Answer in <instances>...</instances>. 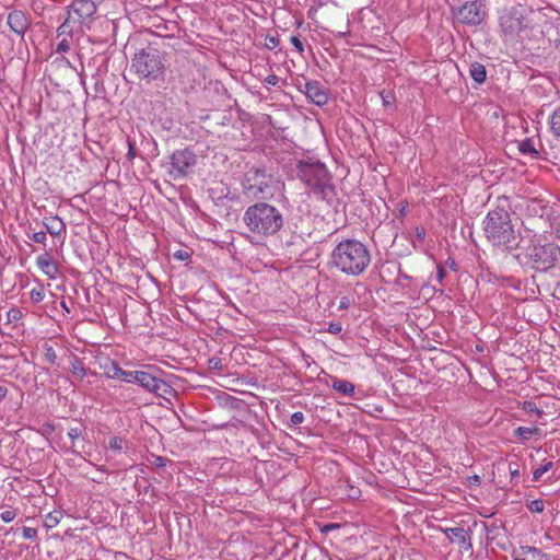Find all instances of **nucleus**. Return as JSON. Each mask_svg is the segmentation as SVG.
I'll return each instance as SVG.
<instances>
[{
    "label": "nucleus",
    "instance_id": "obj_47",
    "mask_svg": "<svg viewBox=\"0 0 560 560\" xmlns=\"http://www.w3.org/2000/svg\"><path fill=\"white\" fill-rule=\"evenodd\" d=\"M279 45V39L277 37H268V44L267 47L269 49H273Z\"/></svg>",
    "mask_w": 560,
    "mask_h": 560
},
{
    "label": "nucleus",
    "instance_id": "obj_49",
    "mask_svg": "<svg viewBox=\"0 0 560 560\" xmlns=\"http://www.w3.org/2000/svg\"><path fill=\"white\" fill-rule=\"evenodd\" d=\"M446 272H445V269L442 265H438V273H436V277H438V280L439 282H442V280L444 279Z\"/></svg>",
    "mask_w": 560,
    "mask_h": 560
},
{
    "label": "nucleus",
    "instance_id": "obj_26",
    "mask_svg": "<svg viewBox=\"0 0 560 560\" xmlns=\"http://www.w3.org/2000/svg\"><path fill=\"white\" fill-rule=\"evenodd\" d=\"M61 517H62V513L60 511H54V512L49 513L45 517V526L47 528L56 527L59 524Z\"/></svg>",
    "mask_w": 560,
    "mask_h": 560
},
{
    "label": "nucleus",
    "instance_id": "obj_18",
    "mask_svg": "<svg viewBox=\"0 0 560 560\" xmlns=\"http://www.w3.org/2000/svg\"><path fill=\"white\" fill-rule=\"evenodd\" d=\"M43 225L51 236H60L66 234V224L59 217L45 218Z\"/></svg>",
    "mask_w": 560,
    "mask_h": 560
},
{
    "label": "nucleus",
    "instance_id": "obj_52",
    "mask_svg": "<svg viewBox=\"0 0 560 560\" xmlns=\"http://www.w3.org/2000/svg\"><path fill=\"white\" fill-rule=\"evenodd\" d=\"M8 394V388L3 385H0V400H2Z\"/></svg>",
    "mask_w": 560,
    "mask_h": 560
},
{
    "label": "nucleus",
    "instance_id": "obj_21",
    "mask_svg": "<svg viewBox=\"0 0 560 560\" xmlns=\"http://www.w3.org/2000/svg\"><path fill=\"white\" fill-rule=\"evenodd\" d=\"M469 74L476 83L481 84L487 79L486 67L482 63L475 61L469 66Z\"/></svg>",
    "mask_w": 560,
    "mask_h": 560
},
{
    "label": "nucleus",
    "instance_id": "obj_53",
    "mask_svg": "<svg viewBox=\"0 0 560 560\" xmlns=\"http://www.w3.org/2000/svg\"><path fill=\"white\" fill-rule=\"evenodd\" d=\"M337 527H339V525H338V524H328V525H326V526L323 528V530H324V532H327V530H330V529H332V528H337Z\"/></svg>",
    "mask_w": 560,
    "mask_h": 560
},
{
    "label": "nucleus",
    "instance_id": "obj_44",
    "mask_svg": "<svg viewBox=\"0 0 560 560\" xmlns=\"http://www.w3.org/2000/svg\"><path fill=\"white\" fill-rule=\"evenodd\" d=\"M290 40H291V44L298 49L299 52H303V50H304L303 43L298 36H292Z\"/></svg>",
    "mask_w": 560,
    "mask_h": 560
},
{
    "label": "nucleus",
    "instance_id": "obj_12",
    "mask_svg": "<svg viewBox=\"0 0 560 560\" xmlns=\"http://www.w3.org/2000/svg\"><path fill=\"white\" fill-rule=\"evenodd\" d=\"M7 23L10 30L21 38H24L26 31L31 26L30 16L22 10H12L8 14Z\"/></svg>",
    "mask_w": 560,
    "mask_h": 560
},
{
    "label": "nucleus",
    "instance_id": "obj_6",
    "mask_svg": "<svg viewBox=\"0 0 560 560\" xmlns=\"http://www.w3.org/2000/svg\"><path fill=\"white\" fill-rule=\"evenodd\" d=\"M526 264L537 271H547L560 259V247L555 243H532L524 254Z\"/></svg>",
    "mask_w": 560,
    "mask_h": 560
},
{
    "label": "nucleus",
    "instance_id": "obj_22",
    "mask_svg": "<svg viewBox=\"0 0 560 560\" xmlns=\"http://www.w3.org/2000/svg\"><path fill=\"white\" fill-rule=\"evenodd\" d=\"M518 150L524 155H530L533 159L539 158V152L534 145V141L529 138L518 143Z\"/></svg>",
    "mask_w": 560,
    "mask_h": 560
},
{
    "label": "nucleus",
    "instance_id": "obj_29",
    "mask_svg": "<svg viewBox=\"0 0 560 560\" xmlns=\"http://www.w3.org/2000/svg\"><path fill=\"white\" fill-rule=\"evenodd\" d=\"M22 316H23V314L18 307H12L7 313V323L8 324L18 323L22 318Z\"/></svg>",
    "mask_w": 560,
    "mask_h": 560
},
{
    "label": "nucleus",
    "instance_id": "obj_28",
    "mask_svg": "<svg viewBox=\"0 0 560 560\" xmlns=\"http://www.w3.org/2000/svg\"><path fill=\"white\" fill-rule=\"evenodd\" d=\"M92 79L94 81V86H93L94 97L101 96L102 94L105 93L104 82L101 79V75L98 73L94 74L92 77Z\"/></svg>",
    "mask_w": 560,
    "mask_h": 560
},
{
    "label": "nucleus",
    "instance_id": "obj_38",
    "mask_svg": "<svg viewBox=\"0 0 560 560\" xmlns=\"http://www.w3.org/2000/svg\"><path fill=\"white\" fill-rule=\"evenodd\" d=\"M381 97H382L383 104L385 106L392 105L395 101V97L390 92H388V93H386L385 91L381 92Z\"/></svg>",
    "mask_w": 560,
    "mask_h": 560
},
{
    "label": "nucleus",
    "instance_id": "obj_32",
    "mask_svg": "<svg viewBox=\"0 0 560 560\" xmlns=\"http://www.w3.org/2000/svg\"><path fill=\"white\" fill-rule=\"evenodd\" d=\"M27 236L35 243H38V244H46V240H47V235H46V231H38V232H34L32 234L27 233Z\"/></svg>",
    "mask_w": 560,
    "mask_h": 560
},
{
    "label": "nucleus",
    "instance_id": "obj_4",
    "mask_svg": "<svg viewBox=\"0 0 560 560\" xmlns=\"http://www.w3.org/2000/svg\"><path fill=\"white\" fill-rule=\"evenodd\" d=\"M298 178L311 189V192L322 199H328L334 194L331 176L320 162L301 160L296 164Z\"/></svg>",
    "mask_w": 560,
    "mask_h": 560
},
{
    "label": "nucleus",
    "instance_id": "obj_37",
    "mask_svg": "<svg viewBox=\"0 0 560 560\" xmlns=\"http://www.w3.org/2000/svg\"><path fill=\"white\" fill-rule=\"evenodd\" d=\"M16 514L14 511H11V510H7V511H3L1 514H0V518L4 522V523H10L12 522L14 518H15Z\"/></svg>",
    "mask_w": 560,
    "mask_h": 560
},
{
    "label": "nucleus",
    "instance_id": "obj_23",
    "mask_svg": "<svg viewBox=\"0 0 560 560\" xmlns=\"http://www.w3.org/2000/svg\"><path fill=\"white\" fill-rule=\"evenodd\" d=\"M540 429L538 427L526 428L518 427L514 430V436L520 440H529L533 435H539Z\"/></svg>",
    "mask_w": 560,
    "mask_h": 560
},
{
    "label": "nucleus",
    "instance_id": "obj_51",
    "mask_svg": "<svg viewBox=\"0 0 560 560\" xmlns=\"http://www.w3.org/2000/svg\"><path fill=\"white\" fill-rule=\"evenodd\" d=\"M416 231H417V236H418L419 238L423 240V238H424V236H425V230H424L423 228H417V230H416Z\"/></svg>",
    "mask_w": 560,
    "mask_h": 560
},
{
    "label": "nucleus",
    "instance_id": "obj_27",
    "mask_svg": "<svg viewBox=\"0 0 560 560\" xmlns=\"http://www.w3.org/2000/svg\"><path fill=\"white\" fill-rule=\"evenodd\" d=\"M522 409L527 413H535L537 417H541L544 415V411L532 400H525L522 405Z\"/></svg>",
    "mask_w": 560,
    "mask_h": 560
},
{
    "label": "nucleus",
    "instance_id": "obj_30",
    "mask_svg": "<svg viewBox=\"0 0 560 560\" xmlns=\"http://www.w3.org/2000/svg\"><path fill=\"white\" fill-rule=\"evenodd\" d=\"M552 462H547L546 464H544L542 466L536 468L534 471H533V479L535 481L539 480L542 475L545 472H547L551 467H552Z\"/></svg>",
    "mask_w": 560,
    "mask_h": 560
},
{
    "label": "nucleus",
    "instance_id": "obj_46",
    "mask_svg": "<svg viewBox=\"0 0 560 560\" xmlns=\"http://www.w3.org/2000/svg\"><path fill=\"white\" fill-rule=\"evenodd\" d=\"M265 82L267 84H270V85H277L279 83V77L276 75V74H269L266 79H265Z\"/></svg>",
    "mask_w": 560,
    "mask_h": 560
},
{
    "label": "nucleus",
    "instance_id": "obj_20",
    "mask_svg": "<svg viewBox=\"0 0 560 560\" xmlns=\"http://www.w3.org/2000/svg\"><path fill=\"white\" fill-rule=\"evenodd\" d=\"M331 387L340 393L343 396H353L354 395V384L347 381V380H340L337 377H332V384Z\"/></svg>",
    "mask_w": 560,
    "mask_h": 560
},
{
    "label": "nucleus",
    "instance_id": "obj_5",
    "mask_svg": "<svg viewBox=\"0 0 560 560\" xmlns=\"http://www.w3.org/2000/svg\"><path fill=\"white\" fill-rule=\"evenodd\" d=\"M131 69L139 78L148 81L162 79L165 71L160 51L152 47L141 49L135 54L131 60Z\"/></svg>",
    "mask_w": 560,
    "mask_h": 560
},
{
    "label": "nucleus",
    "instance_id": "obj_2",
    "mask_svg": "<svg viewBox=\"0 0 560 560\" xmlns=\"http://www.w3.org/2000/svg\"><path fill=\"white\" fill-rule=\"evenodd\" d=\"M330 262L347 276H359L370 265L371 255L360 241L343 240L334 248Z\"/></svg>",
    "mask_w": 560,
    "mask_h": 560
},
{
    "label": "nucleus",
    "instance_id": "obj_17",
    "mask_svg": "<svg viewBox=\"0 0 560 560\" xmlns=\"http://www.w3.org/2000/svg\"><path fill=\"white\" fill-rule=\"evenodd\" d=\"M38 268L49 278L55 279L59 272L57 264L52 260L51 256L46 252L39 255L36 259Z\"/></svg>",
    "mask_w": 560,
    "mask_h": 560
},
{
    "label": "nucleus",
    "instance_id": "obj_24",
    "mask_svg": "<svg viewBox=\"0 0 560 560\" xmlns=\"http://www.w3.org/2000/svg\"><path fill=\"white\" fill-rule=\"evenodd\" d=\"M74 28H77V22L71 21V18L68 14V18L66 19V21L57 30L58 36H61V35L71 36Z\"/></svg>",
    "mask_w": 560,
    "mask_h": 560
},
{
    "label": "nucleus",
    "instance_id": "obj_57",
    "mask_svg": "<svg viewBox=\"0 0 560 560\" xmlns=\"http://www.w3.org/2000/svg\"><path fill=\"white\" fill-rule=\"evenodd\" d=\"M179 259H184V256L182 254V252H178V254L176 255Z\"/></svg>",
    "mask_w": 560,
    "mask_h": 560
},
{
    "label": "nucleus",
    "instance_id": "obj_58",
    "mask_svg": "<svg viewBox=\"0 0 560 560\" xmlns=\"http://www.w3.org/2000/svg\"><path fill=\"white\" fill-rule=\"evenodd\" d=\"M474 482H479V476H474Z\"/></svg>",
    "mask_w": 560,
    "mask_h": 560
},
{
    "label": "nucleus",
    "instance_id": "obj_50",
    "mask_svg": "<svg viewBox=\"0 0 560 560\" xmlns=\"http://www.w3.org/2000/svg\"><path fill=\"white\" fill-rule=\"evenodd\" d=\"M509 470H510L512 479L520 476V470L517 468V465H515V467H513L512 463H510Z\"/></svg>",
    "mask_w": 560,
    "mask_h": 560
},
{
    "label": "nucleus",
    "instance_id": "obj_15",
    "mask_svg": "<svg viewBox=\"0 0 560 560\" xmlns=\"http://www.w3.org/2000/svg\"><path fill=\"white\" fill-rule=\"evenodd\" d=\"M101 368L108 378H119L126 383H133L135 371L122 370L116 361L107 359Z\"/></svg>",
    "mask_w": 560,
    "mask_h": 560
},
{
    "label": "nucleus",
    "instance_id": "obj_55",
    "mask_svg": "<svg viewBox=\"0 0 560 560\" xmlns=\"http://www.w3.org/2000/svg\"><path fill=\"white\" fill-rule=\"evenodd\" d=\"M527 556V560H530V559H534V560H538L539 559V556L538 555H526Z\"/></svg>",
    "mask_w": 560,
    "mask_h": 560
},
{
    "label": "nucleus",
    "instance_id": "obj_9",
    "mask_svg": "<svg viewBox=\"0 0 560 560\" xmlns=\"http://www.w3.org/2000/svg\"><path fill=\"white\" fill-rule=\"evenodd\" d=\"M133 383L139 384L145 390L165 399H167L168 396L175 395V390L171 385L150 371H135Z\"/></svg>",
    "mask_w": 560,
    "mask_h": 560
},
{
    "label": "nucleus",
    "instance_id": "obj_42",
    "mask_svg": "<svg viewBox=\"0 0 560 560\" xmlns=\"http://www.w3.org/2000/svg\"><path fill=\"white\" fill-rule=\"evenodd\" d=\"M82 434V431L79 427L71 428L68 432V436L71 439L72 442H74L77 439H79Z\"/></svg>",
    "mask_w": 560,
    "mask_h": 560
},
{
    "label": "nucleus",
    "instance_id": "obj_45",
    "mask_svg": "<svg viewBox=\"0 0 560 560\" xmlns=\"http://www.w3.org/2000/svg\"><path fill=\"white\" fill-rule=\"evenodd\" d=\"M209 365H210V368H212V369L221 370V368H222L221 359H220V358H215V357H214V358H211V359L209 360Z\"/></svg>",
    "mask_w": 560,
    "mask_h": 560
},
{
    "label": "nucleus",
    "instance_id": "obj_36",
    "mask_svg": "<svg viewBox=\"0 0 560 560\" xmlns=\"http://www.w3.org/2000/svg\"><path fill=\"white\" fill-rule=\"evenodd\" d=\"M70 50V43L67 38H63L56 47V52L62 54L68 52Z\"/></svg>",
    "mask_w": 560,
    "mask_h": 560
},
{
    "label": "nucleus",
    "instance_id": "obj_3",
    "mask_svg": "<svg viewBox=\"0 0 560 560\" xmlns=\"http://www.w3.org/2000/svg\"><path fill=\"white\" fill-rule=\"evenodd\" d=\"M483 232L487 240L494 246L512 249L517 244L511 215L504 208L498 207L488 212L483 220Z\"/></svg>",
    "mask_w": 560,
    "mask_h": 560
},
{
    "label": "nucleus",
    "instance_id": "obj_54",
    "mask_svg": "<svg viewBox=\"0 0 560 560\" xmlns=\"http://www.w3.org/2000/svg\"><path fill=\"white\" fill-rule=\"evenodd\" d=\"M61 307L67 312V313H70V310L69 307L67 306L66 302L65 301H61L60 303Z\"/></svg>",
    "mask_w": 560,
    "mask_h": 560
},
{
    "label": "nucleus",
    "instance_id": "obj_19",
    "mask_svg": "<svg viewBox=\"0 0 560 560\" xmlns=\"http://www.w3.org/2000/svg\"><path fill=\"white\" fill-rule=\"evenodd\" d=\"M69 372L77 381H83L88 374L94 375L95 373L84 368L83 362L78 357H73L69 365Z\"/></svg>",
    "mask_w": 560,
    "mask_h": 560
},
{
    "label": "nucleus",
    "instance_id": "obj_31",
    "mask_svg": "<svg viewBox=\"0 0 560 560\" xmlns=\"http://www.w3.org/2000/svg\"><path fill=\"white\" fill-rule=\"evenodd\" d=\"M125 443V440L120 436H113L110 440H109V444H108V447L112 450V451H115V452H120L122 450V445Z\"/></svg>",
    "mask_w": 560,
    "mask_h": 560
},
{
    "label": "nucleus",
    "instance_id": "obj_1",
    "mask_svg": "<svg viewBox=\"0 0 560 560\" xmlns=\"http://www.w3.org/2000/svg\"><path fill=\"white\" fill-rule=\"evenodd\" d=\"M242 222L254 238L264 241L281 231L284 217L276 206L258 201L246 208Z\"/></svg>",
    "mask_w": 560,
    "mask_h": 560
},
{
    "label": "nucleus",
    "instance_id": "obj_13",
    "mask_svg": "<svg viewBox=\"0 0 560 560\" xmlns=\"http://www.w3.org/2000/svg\"><path fill=\"white\" fill-rule=\"evenodd\" d=\"M306 97L317 106H323L328 101L327 90L319 81H307L302 90Z\"/></svg>",
    "mask_w": 560,
    "mask_h": 560
},
{
    "label": "nucleus",
    "instance_id": "obj_40",
    "mask_svg": "<svg viewBox=\"0 0 560 560\" xmlns=\"http://www.w3.org/2000/svg\"><path fill=\"white\" fill-rule=\"evenodd\" d=\"M303 421H304L303 412L296 411V412L292 413V416H291V423L293 425H299V424L303 423Z\"/></svg>",
    "mask_w": 560,
    "mask_h": 560
},
{
    "label": "nucleus",
    "instance_id": "obj_10",
    "mask_svg": "<svg viewBox=\"0 0 560 560\" xmlns=\"http://www.w3.org/2000/svg\"><path fill=\"white\" fill-rule=\"evenodd\" d=\"M196 154L188 150H176L171 155V170L170 175L172 178L177 179L188 175L189 170L196 165Z\"/></svg>",
    "mask_w": 560,
    "mask_h": 560
},
{
    "label": "nucleus",
    "instance_id": "obj_25",
    "mask_svg": "<svg viewBox=\"0 0 560 560\" xmlns=\"http://www.w3.org/2000/svg\"><path fill=\"white\" fill-rule=\"evenodd\" d=\"M550 128L553 135L560 138V107L550 117Z\"/></svg>",
    "mask_w": 560,
    "mask_h": 560
},
{
    "label": "nucleus",
    "instance_id": "obj_56",
    "mask_svg": "<svg viewBox=\"0 0 560 560\" xmlns=\"http://www.w3.org/2000/svg\"><path fill=\"white\" fill-rule=\"evenodd\" d=\"M156 465L164 466V459L162 457L156 458Z\"/></svg>",
    "mask_w": 560,
    "mask_h": 560
},
{
    "label": "nucleus",
    "instance_id": "obj_59",
    "mask_svg": "<svg viewBox=\"0 0 560 560\" xmlns=\"http://www.w3.org/2000/svg\"><path fill=\"white\" fill-rule=\"evenodd\" d=\"M151 370H155V371H159V368H155V366H150Z\"/></svg>",
    "mask_w": 560,
    "mask_h": 560
},
{
    "label": "nucleus",
    "instance_id": "obj_14",
    "mask_svg": "<svg viewBox=\"0 0 560 560\" xmlns=\"http://www.w3.org/2000/svg\"><path fill=\"white\" fill-rule=\"evenodd\" d=\"M443 533L451 540V542L457 541L465 550L472 549L470 528L465 529L464 527H452L443 529Z\"/></svg>",
    "mask_w": 560,
    "mask_h": 560
},
{
    "label": "nucleus",
    "instance_id": "obj_35",
    "mask_svg": "<svg viewBox=\"0 0 560 560\" xmlns=\"http://www.w3.org/2000/svg\"><path fill=\"white\" fill-rule=\"evenodd\" d=\"M22 535L25 539H34L37 536V530L36 528L24 526Z\"/></svg>",
    "mask_w": 560,
    "mask_h": 560
},
{
    "label": "nucleus",
    "instance_id": "obj_34",
    "mask_svg": "<svg viewBox=\"0 0 560 560\" xmlns=\"http://www.w3.org/2000/svg\"><path fill=\"white\" fill-rule=\"evenodd\" d=\"M30 294H31V300L35 303L42 302L45 298V291L40 287L32 289Z\"/></svg>",
    "mask_w": 560,
    "mask_h": 560
},
{
    "label": "nucleus",
    "instance_id": "obj_33",
    "mask_svg": "<svg viewBox=\"0 0 560 560\" xmlns=\"http://www.w3.org/2000/svg\"><path fill=\"white\" fill-rule=\"evenodd\" d=\"M528 510L533 513H541L545 509V504L542 500H533L527 505Z\"/></svg>",
    "mask_w": 560,
    "mask_h": 560
},
{
    "label": "nucleus",
    "instance_id": "obj_39",
    "mask_svg": "<svg viewBox=\"0 0 560 560\" xmlns=\"http://www.w3.org/2000/svg\"><path fill=\"white\" fill-rule=\"evenodd\" d=\"M45 359H46L49 363H52V364L56 362V360H57V353H56V351L52 349V347H48V348H46Z\"/></svg>",
    "mask_w": 560,
    "mask_h": 560
},
{
    "label": "nucleus",
    "instance_id": "obj_7",
    "mask_svg": "<svg viewBox=\"0 0 560 560\" xmlns=\"http://www.w3.org/2000/svg\"><path fill=\"white\" fill-rule=\"evenodd\" d=\"M271 176L265 171L256 168L246 174L242 186L245 195L253 199L264 198L271 194L270 189Z\"/></svg>",
    "mask_w": 560,
    "mask_h": 560
},
{
    "label": "nucleus",
    "instance_id": "obj_41",
    "mask_svg": "<svg viewBox=\"0 0 560 560\" xmlns=\"http://www.w3.org/2000/svg\"><path fill=\"white\" fill-rule=\"evenodd\" d=\"M341 329H342L341 324L338 322H334L328 325L327 331L330 334L337 335L341 331Z\"/></svg>",
    "mask_w": 560,
    "mask_h": 560
},
{
    "label": "nucleus",
    "instance_id": "obj_48",
    "mask_svg": "<svg viewBox=\"0 0 560 560\" xmlns=\"http://www.w3.org/2000/svg\"><path fill=\"white\" fill-rule=\"evenodd\" d=\"M136 156V148L135 144L128 140V158L133 159Z\"/></svg>",
    "mask_w": 560,
    "mask_h": 560
},
{
    "label": "nucleus",
    "instance_id": "obj_43",
    "mask_svg": "<svg viewBox=\"0 0 560 560\" xmlns=\"http://www.w3.org/2000/svg\"><path fill=\"white\" fill-rule=\"evenodd\" d=\"M352 303V300L349 296H342L339 301V310H348Z\"/></svg>",
    "mask_w": 560,
    "mask_h": 560
},
{
    "label": "nucleus",
    "instance_id": "obj_8",
    "mask_svg": "<svg viewBox=\"0 0 560 560\" xmlns=\"http://www.w3.org/2000/svg\"><path fill=\"white\" fill-rule=\"evenodd\" d=\"M97 7L93 0H74L68 9L71 21L77 22V31L84 32L90 28V24L96 13Z\"/></svg>",
    "mask_w": 560,
    "mask_h": 560
},
{
    "label": "nucleus",
    "instance_id": "obj_16",
    "mask_svg": "<svg viewBox=\"0 0 560 560\" xmlns=\"http://www.w3.org/2000/svg\"><path fill=\"white\" fill-rule=\"evenodd\" d=\"M500 26L505 35L512 36L522 31L523 22L521 18L514 14L505 13L500 16Z\"/></svg>",
    "mask_w": 560,
    "mask_h": 560
},
{
    "label": "nucleus",
    "instance_id": "obj_11",
    "mask_svg": "<svg viewBox=\"0 0 560 560\" xmlns=\"http://www.w3.org/2000/svg\"><path fill=\"white\" fill-rule=\"evenodd\" d=\"M487 15L486 8L478 1H468L458 8L456 18L458 22L477 26L480 25Z\"/></svg>",
    "mask_w": 560,
    "mask_h": 560
}]
</instances>
